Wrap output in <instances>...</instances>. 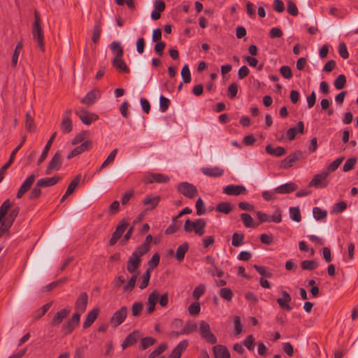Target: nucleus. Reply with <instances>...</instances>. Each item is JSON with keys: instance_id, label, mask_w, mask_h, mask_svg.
I'll return each mask as SVG.
<instances>
[{"instance_id": "1", "label": "nucleus", "mask_w": 358, "mask_h": 358, "mask_svg": "<svg viewBox=\"0 0 358 358\" xmlns=\"http://www.w3.org/2000/svg\"><path fill=\"white\" fill-rule=\"evenodd\" d=\"M12 203L6 199L0 206V238L7 233L18 214V210H10Z\"/></svg>"}, {"instance_id": "2", "label": "nucleus", "mask_w": 358, "mask_h": 358, "mask_svg": "<svg viewBox=\"0 0 358 358\" xmlns=\"http://www.w3.org/2000/svg\"><path fill=\"white\" fill-rule=\"evenodd\" d=\"M206 222L203 218L194 220L187 219L184 224V231L187 233H194L198 236H202L206 232Z\"/></svg>"}, {"instance_id": "3", "label": "nucleus", "mask_w": 358, "mask_h": 358, "mask_svg": "<svg viewBox=\"0 0 358 358\" xmlns=\"http://www.w3.org/2000/svg\"><path fill=\"white\" fill-rule=\"evenodd\" d=\"M34 22L32 28V35L34 40L38 43V47L42 51H44V37L41 22L38 14L36 12L34 14Z\"/></svg>"}, {"instance_id": "4", "label": "nucleus", "mask_w": 358, "mask_h": 358, "mask_svg": "<svg viewBox=\"0 0 358 358\" xmlns=\"http://www.w3.org/2000/svg\"><path fill=\"white\" fill-rule=\"evenodd\" d=\"M199 334L208 343L211 344L217 343V337L211 331L210 324L204 320H201L199 322Z\"/></svg>"}, {"instance_id": "5", "label": "nucleus", "mask_w": 358, "mask_h": 358, "mask_svg": "<svg viewBox=\"0 0 358 358\" xmlns=\"http://www.w3.org/2000/svg\"><path fill=\"white\" fill-rule=\"evenodd\" d=\"M328 171L323 170L321 173L316 174L309 182V186L316 188H325L329 185Z\"/></svg>"}, {"instance_id": "6", "label": "nucleus", "mask_w": 358, "mask_h": 358, "mask_svg": "<svg viewBox=\"0 0 358 358\" xmlns=\"http://www.w3.org/2000/svg\"><path fill=\"white\" fill-rule=\"evenodd\" d=\"M144 254L143 252L136 249L133 252L127 261V269L129 273H134L137 270L141 264V257Z\"/></svg>"}, {"instance_id": "7", "label": "nucleus", "mask_w": 358, "mask_h": 358, "mask_svg": "<svg viewBox=\"0 0 358 358\" xmlns=\"http://www.w3.org/2000/svg\"><path fill=\"white\" fill-rule=\"evenodd\" d=\"M75 113L81 122L85 125H90L99 119L98 115L87 111L82 108L77 109Z\"/></svg>"}, {"instance_id": "8", "label": "nucleus", "mask_w": 358, "mask_h": 358, "mask_svg": "<svg viewBox=\"0 0 358 358\" xmlns=\"http://www.w3.org/2000/svg\"><path fill=\"white\" fill-rule=\"evenodd\" d=\"M80 319V313H75L69 320L66 321L62 327V331L64 334H70L79 324Z\"/></svg>"}, {"instance_id": "9", "label": "nucleus", "mask_w": 358, "mask_h": 358, "mask_svg": "<svg viewBox=\"0 0 358 358\" xmlns=\"http://www.w3.org/2000/svg\"><path fill=\"white\" fill-rule=\"evenodd\" d=\"M177 190L188 198H194L197 194L196 187L191 183L187 182H182L179 183L176 187Z\"/></svg>"}, {"instance_id": "10", "label": "nucleus", "mask_w": 358, "mask_h": 358, "mask_svg": "<svg viewBox=\"0 0 358 358\" xmlns=\"http://www.w3.org/2000/svg\"><path fill=\"white\" fill-rule=\"evenodd\" d=\"M279 293L280 296L277 299L279 306L284 310L290 311L292 309L290 305L292 301L290 294L285 290H280Z\"/></svg>"}, {"instance_id": "11", "label": "nucleus", "mask_w": 358, "mask_h": 358, "mask_svg": "<svg viewBox=\"0 0 358 358\" xmlns=\"http://www.w3.org/2000/svg\"><path fill=\"white\" fill-rule=\"evenodd\" d=\"M92 148V142L90 140H87L83 142L80 145L73 149L67 155V159L75 157L83 152L90 150Z\"/></svg>"}, {"instance_id": "12", "label": "nucleus", "mask_w": 358, "mask_h": 358, "mask_svg": "<svg viewBox=\"0 0 358 358\" xmlns=\"http://www.w3.org/2000/svg\"><path fill=\"white\" fill-rule=\"evenodd\" d=\"M127 315V308L125 306H122L115 312L110 318V322L114 327H117L125 320Z\"/></svg>"}, {"instance_id": "13", "label": "nucleus", "mask_w": 358, "mask_h": 358, "mask_svg": "<svg viewBox=\"0 0 358 358\" xmlns=\"http://www.w3.org/2000/svg\"><path fill=\"white\" fill-rule=\"evenodd\" d=\"M71 110H66L62 114V121L61 123V129L64 133H70L73 130V123L71 120Z\"/></svg>"}, {"instance_id": "14", "label": "nucleus", "mask_w": 358, "mask_h": 358, "mask_svg": "<svg viewBox=\"0 0 358 358\" xmlns=\"http://www.w3.org/2000/svg\"><path fill=\"white\" fill-rule=\"evenodd\" d=\"M302 153L299 150L289 155L282 160L280 162V167L282 169H288L292 166L299 159Z\"/></svg>"}, {"instance_id": "15", "label": "nucleus", "mask_w": 358, "mask_h": 358, "mask_svg": "<svg viewBox=\"0 0 358 358\" xmlns=\"http://www.w3.org/2000/svg\"><path fill=\"white\" fill-rule=\"evenodd\" d=\"M161 197L158 195L148 194L143 200V204L146 210L155 209L159 204Z\"/></svg>"}, {"instance_id": "16", "label": "nucleus", "mask_w": 358, "mask_h": 358, "mask_svg": "<svg viewBox=\"0 0 358 358\" xmlns=\"http://www.w3.org/2000/svg\"><path fill=\"white\" fill-rule=\"evenodd\" d=\"M101 95V92L98 89H93L90 91L82 99L81 102L83 104L90 106L93 104L96 100H98Z\"/></svg>"}, {"instance_id": "17", "label": "nucleus", "mask_w": 358, "mask_h": 358, "mask_svg": "<svg viewBox=\"0 0 358 358\" xmlns=\"http://www.w3.org/2000/svg\"><path fill=\"white\" fill-rule=\"evenodd\" d=\"M36 177V175L31 174L26 178L17 193V199H20L30 189L35 180Z\"/></svg>"}, {"instance_id": "18", "label": "nucleus", "mask_w": 358, "mask_h": 358, "mask_svg": "<svg viewBox=\"0 0 358 358\" xmlns=\"http://www.w3.org/2000/svg\"><path fill=\"white\" fill-rule=\"evenodd\" d=\"M62 166L61 157L59 152L55 154L50 161L46 169V173L50 174L54 171H58Z\"/></svg>"}, {"instance_id": "19", "label": "nucleus", "mask_w": 358, "mask_h": 358, "mask_svg": "<svg viewBox=\"0 0 358 358\" xmlns=\"http://www.w3.org/2000/svg\"><path fill=\"white\" fill-rule=\"evenodd\" d=\"M159 297V292L155 289L154 290L148 298L147 305V313L148 314L152 313L155 309V305L157 303Z\"/></svg>"}, {"instance_id": "20", "label": "nucleus", "mask_w": 358, "mask_h": 358, "mask_svg": "<svg viewBox=\"0 0 358 358\" xmlns=\"http://www.w3.org/2000/svg\"><path fill=\"white\" fill-rule=\"evenodd\" d=\"M223 192L227 195H239L245 194L246 189L242 185H229L223 188Z\"/></svg>"}, {"instance_id": "21", "label": "nucleus", "mask_w": 358, "mask_h": 358, "mask_svg": "<svg viewBox=\"0 0 358 358\" xmlns=\"http://www.w3.org/2000/svg\"><path fill=\"white\" fill-rule=\"evenodd\" d=\"M170 180L169 177L166 175L162 173H154L148 175L145 177V181L147 182L152 183V182H161L165 183L169 182Z\"/></svg>"}, {"instance_id": "22", "label": "nucleus", "mask_w": 358, "mask_h": 358, "mask_svg": "<svg viewBox=\"0 0 358 358\" xmlns=\"http://www.w3.org/2000/svg\"><path fill=\"white\" fill-rule=\"evenodd\" d=\"M188 342L186 340L180 341L173 350L169 355V358H180L182 353L186 350Z\"/></svg>"}, {"instance_id": "23", "label": "nucleus", "mask_w": 358, "mask_h": 358, "mask_svg": "<svg viewBox=\"0 0 358 358\" xmlns=\"http://www.w3.org/2000/svg\"><path fill=\"white\" fill-rule=\"evenodd\" d=\"M201 171L210 177H219L224 174V170L219 166L202 168Z\"/></svg>"}, {"instance_id": "24", "label": "nucleus", "mask_w": 358, "mask_h": 358, "mask_svg": "<svg viewBox=\"0 0 358 358\" xmlns=\"http://www.w3.org/2000/svg\"><path fill=\"white\" fill-rule=\"evenodd\" d=\"M213 351L215 358H230V353L224 345H215L213 348Z\"/></svg>"}, {"instance_id": "25", "label": "nucleus", "mask_w": 358, "mask_h": 358, "mask_svg": "<svg viewBox=\"0 0 358 358\" xmlns=\"http://www.w3.org/2000/svg\"><path fill=\"white\" fill-rule=\"evenodd\" d=\"M70 310H67L66 308L62 309L59 311H58L53 317L52 321H51V325L52 326H57L59 324L64 318L67 317V315L69 314Z\"/></svg>"}, {"instance_id": "26", "label": "nucleus", "mask_w": 358, "mask_h": 358, "mask_svg": "<svg viewBox=\"0 0 358 358\" xmlns=\"http://www.w3.org/2000/svg\"><path fill=\"white\" fill-rule=\"evenodd\" d=\"M297 189V185L294 182H288L275 188V192L278 194H288Z\"/></svg>"}, {"instance_id": "27", "label": "nucleus", "mask_w": 358, "mask_h": 358, "mask_svg": "<svg viewBox=\"0 0 358 358\" xmlns=\"http://www.w3.org/2000/svg\"><path fill=\"white\" fill-rule=\"evenodd\" d=\"M56 135H57V133L56 132H54L52 134V135L51 136V137L50 138V139L48 141L40 157L38 158V164H40L41 163H42L45 159V158L47 157L48 156V153L52 146V142L55 139V138L56 137Z\"/></svg>"}, {"instance_id": "28", "label": "nucleus", "mask_w": 358, "mask_h": 358, "mask_svg": "<svg viewBox=\"0 0 358 358\" xmlns=\"http://www.w3.org/2000/svg\"><path fill=\"white\" fill-rule=\"evenodd\" d=\"M112 64L113 66L119 71L124 73H128L129 71V68L122 57H113Z\"/></svg>"}, {"instance_id": "29", "label": "nucleus", "mask_w": 358, "mask_h": 358, "mask_svg": "<svg viewBox=\"0 0 358 358\" xmlns=\"http://www.w3.org/2000/svg\"><path fill=\"white\" fill-rule=\"evenodd\" d=\"M99 312V309L95 308L88 313L87 317L83 324L85 329L88 328L93 324V322L97 318Z\"/></svg>"}, {"instance_id": "30", "label": "nucleus", "mask_w": 358, "mask_h": 358, "mask_svg": "<svg viewBox=\"0 0 358 358\" xmlns=\"http://www.w3.org/2000/svg\"><path fill=\"white\" fill-rule=\"evenodd\" d=\"M266 151L268 154L275 157H280L286 153V150L283 147L278 146L273 148L271 145H266Z\"/></svg>"}, {"instance_id": "31", "label": "nucleus", "mask_w": 358, "mask_h": 358, "mask_svg": "<svg viewBox=\"0 0 358 358\" xmlns=\"http://www.w3.org/2000/svg\"><path fill=\"white\" fill-rule=\"evenodd\" d=\"M110 48L112 52V54L113 55V57H122L123 55V48L121 45V43L118 41H113L110 45Z\"/></svg>"}, {"instance_id": "32", "label": "nucleus", "mask_w": 358, "mask_h": 358, "mask_svg": "<svg viewBox=\"0 0 358 358\" xmlns=\"http://www.w3.org/2000/svg\"><path fill=\"white\" fill-rule=\"evenodd\" d=\"M58 182V178L56 176L50 177V178H44L39 179L37 181L36 185L38 187H49L54 185Z\"/></svg>"}, {"instance_id": "33", "label": "nucleus", "mask_w": 358, "mask_h": 358, "mask_svg": "<svg viewBox=\"0 0 358 358\" xmlns=\"http://www.w3.org/2000/svg\"><path fill=\"white\" fill-rule=\"evenodd\" d=\"M289 214L293 221L299 222L301 220V215L299 206L290 207L289 208Z\"/></svg>"}, {"instance_id": "34", "label": "nucleus", "mask_w": 358, "mask_h": 358, "mask_svg": "<svg viewBox=\"0 0 358 358\" xmlns=\"http://www.w3.org/2000/svg\"><path fill=\"white\" fill-rule=\"evenodd\" d=\"M87 304V296L86 294H82L77 302H76V308L80 312L85 311L86 306Z\"/></svg>"}, {"instance_id": "35", "label": "nucleus", "mask_w": 358, "mask_h": 358, "mask_svg": "<svg viewBox=\"0 0 358 358\" xmlns=\"http://www.w3.org/2000/svg\"><path fill=\"white\" fill-rule=\"evenodd\" d=\"M80 179V175H78L74 178V179L70 182L67 187V189L66 191V195H71L73 193L74 190L78 186Z\"/></svg>"}, {"instance_id": "36", "label": "nucleus", "mask_w": 358, "mask_h": 358, "mask_svg": "<svg viewBox=\"0 0 358 358\" xmlns=\"http://www.w3.org/2000/svg\"><path fill=\"white\" fill-rule=\"evenodd\" d=\"M150 279V269L148 268L145 272L141 276V279L139 282L138 287L141 289H145L149 284Z\"/></svg>"}, {"instance_id": "37", "label": "nucleus", "mask_w": 358, "mask_h": 358, "mask_svg": "<svg viewBox=\"0 0 358 358\" xmlns=\"http://www.w3.org/2000/svg\"><path fill=\"white\" fill-rule=\"evenodd\" d=\"M189 245L187 243L180 245L176 250V258L178 261H182L184 259L185 253L188 250Z\"/></svg>"}, {"instance_id": "38", "label": "nucleus", "mask_w": 358, "mask_h": 358, "mask_svg": "<svg viewBox=\"0 0 358 358\" xmlns=\"http://www.w3.org/2000/svg\"><path fill=\"white\" fill-rule=\"evenodd\" d=\"M153 238L152 235L149 234L145 237L144 243L138 247L136 250H139L140 252H143V254L147 253L150 250V243L152 241Z\"/></svg>"}, {"instance_id": "39", "label": "nucleus", "mask_w": 358, "mask_h": 358, "mask_svg": "<svg viewBox=\"0 0 358 358\" xmlns=\"http://www.w3.org/2000/svg\"><path fill=\"white\" fill-rule=\"evenodd\" d=\"M301 266L303 270H313L318 266V262L316 260H304L301 263Z\"/></svg>"}, {"instance_id": "40", "label": "nucleus", "mask_w": 358, "mask_h": 358, "mask_svg": "<svg viewBox=\"0 0 358 358\" xmlns=\"http://www.w3.org/2000/svg\"><path fill=\"white\" fill-rule=\"evenodd\" d=\"M23 48V45L22 43H18L15 48L13 57H12V61L11 64L13 66H16L17 64V61L19 58V55L20 54V52Z\"/></svg>"}, {"instance_id": "41", "label": "nucleus", "mask_w": 358, "mask_h": 358, "mask_svg": "<svg viewBox=\"0 0 358 358\" xmlns=\"http://www.w3.org/2000/svg\"><path fill=\"white\" fill-rule=\"evenodd\" d=\"M25 127L28 131H32L35 129L34 118L30 112H27L26 114Z\"/></svg>"}, {"instance_id": "42", "label": "nucleus", "mask_w": 358, "mask_h": 358, "mask_svg": "<svg viewBox=\"0 0 358 358\" xmlns=\"http://www.w3.org/2000/svg\"><path fill=\"white\" fill-rule=\"evenodd\" d=\"M137 279V275L134 274L131 278L128 280V282L124 285L123 291L124 292H130L132 291L134 287H135L136 282Z\"/></svg>"}, {"instance_id": "43", "label": "nucleus", "mask_w": 358, "mask_h": 358, "mask_svg": "<svg viewBox=\"0 0 358 358\" xmlns=\"http://www.w3.org/2000/svg\"><path fill=\"white\" fill-rule=\"evenodd\" d=\"M206 292V285L204 284H199L193 290L192 295L195 299H199Z\"/></svg>"}, {"instance_id": "44", "label": "nucleus", "mask_w": 358, "mask_h": 358, "mask_svg": "<svg viewBox=\"0 0 358 358\" xmlns=\"http://www.w3.org/2000/svg\"><path fill=\"white\" fill-rule=\"evenodd\" d=\"M313 217L317 220L324 219L327 215V212L325 210H322L319 207H315L313 209Z\"/></svg>"}, {"instance_id": "45", "label": "nucleus", "mask_w": 358, "mask_h": 358, "mask_svg": "<svg viewBox=\"0 0 358 358\" xmlns=\"http://www.w3.org/2000/svg\"><path fill=\"white\" fill-rule=\"evenodd\" d=\"M244 235L243 234L234 233L232 236L231 244L235 247L243 245Z\"/></svg>"}, {"instance_id": "46", "label": "nucleus", "mask_w": 358, "mask_h": 358, "mask_svg": "<svg viewBox=\"0 0 358 358\" xmlns=\"http://www.w3.org/2000/svg\"><path fill=\"white\" fill-rule=\"evenodd\" d=\"M343 161V157H339L335 159L334 162H332L331 164H329L326 169H324L325 171H328V173L329 174L331 172L334 171L336 169L338 168V166L341 165V164Z\"/></svg>"}, {"instance_id": "47", "label": "nucleus", "mask_w": 358, "mask_h": 358, "mask_svg": "<svg viewBox=\"0 0 358 358\" xmlns=\"http://www.w3.org/2000/svg\"><path fill=\"white\" fill-rule=\"evenodd\" d=\"M117 151L118 150L117 148H115L111 151V152L109 154V155L108 156L106 159L101 164V167L99 168V170L101 169H103L104 167H106L108 164H112L114 162L115 157L117 155Z\"/></svg>"}, {"instance_id": "48", "label": "nucleus", "mask_w": 358, "mask_h": 358, "mask_svg": "<svg viewBox=\"0 0 358 358\" xmlns=\"http://www.w3.org/2000/svg\"><path fill=\"white\" fill-rule=\"evenodd\" d=\"M219 294L222 299L229 301L232 299L234 295L232 291L227 287L220 289L219 291Z\"/></svg>"}, {"instance_id": "49", "label": "nucleus", "mask_w": 358, "mask_h": 358, "mask_svg": "<svg viewBox=\"0 0 358 358\" xmlns=\"http://www.w3.org/2000/svg\"><path fill=\"white\" fill-rule=\"evenodd\" d=\"M24 141H25V139L24 138V139L22 141V142L20 143V144L17 147H16V148L13 150V151L11 152V155H10V159H9V160L8 161V162H7V163H6V164H4V169H8V168L11 165V164L13 162L14 159H15V155H16L17 152L19 151V150L20 149V148L22 146V145L24 144Z\"/></svg>"}, {"instance_id": "50", "label": "nucleus", "mask_w": 358, "mask_h": 358, "mask_svg": "<svg viewBox=\"0 0 358 358\" xmlns=\"http://www.w3.org/2000/svg\"><path fill=\"white\" fill-rule=\"evenodd\" d=\"M189 315H198L201 311V305L199 301L192 303L187 308Z\"/></svg>"}, {"instance_id": "51", "label": "nucleus", "mask_w": 358, "mask_h": 358, "mask_svg": "<svg viewBox=\"0 0 358 358\" xmlns=\"http://www.w3.org/2000/svg\"><path fill=\"white\" fill-rule=\"evenodd\" d=\"M346 83V78L344 75H339L336 80H334V85L336 89L341 90L343 89Z\"/></svg>"}, {"instance_id": "52", "label": "nucleus", "mask_w": 358, "mask_h": 358, "mask_svg": "<svg viewBox=\"0 0 358 358\" xmlns=\"http://www.w3.org/2000/svg\"><path fill=\"white\" fill-rule=\"evenodd\" d=\"M216 210L220 213L227 214L232 210V208L230 203L222 202L217 206Z\"/></svg>"}, {"instance_id": "53", "label": "nucleus", "mask_w": 358, "mask_h": 358, "mask_svg": "<svg viewBox=\"0 0 358 358\" xmlns=\"http://www.w3.org/2000/svg\"><path fill=\"white\" fill-rule=\"evenodd\" d=\"M86 136L87 133L85 131H82L74 136V138L71 141V144L72 145H76L80 143H82L83 142L86 141Z\"/></svg>"}, {"instance_id": "54", "label": "nucleus", "mask_w": 358, "mask_h": 358, "mask_svg": "<svg viewBox=\"0 0 358 358\" xmlns=\"http://www.w3.org/2000/svg\"><path fill=\"white\" fill-rule=\"evenodd\" d=\"M181 76L185 83H188L191 81L190 70L187 64L184 65L181 70Z\"/></svg>"}, {"instance_id": "55", "label": "nucleus", "mask_w": 358, "mask_h": 358, "mask_svg": "<svg viewBox=\"0 0 358 358\" xmlns=\"http://www.w3.org/2000/svg\"><path fill=\"white\" fill-rule=\"evenodd\" d=\"M196 329H197V327L195 324H194L192 322H187L185 324V325L181 329L180 334H189L196 331Z\"/></svg>"}, {"instance_id": "56", "label": "nucleus", "mask_w": 358, "mask_h": 358, "mask_svg": "<svg viewBox=\"0 0 358 358\" xmlns=\"http://www.w3.org/2000/svg\"><path fill=\"white\" fill-rule=\"evenodd\" d=\"M215 241L213 236H206L201 241V246L204 250H208L209 247L214 244Z\"/></svg>"}, {"instance_id": "57", "label": "nucleus", "mask_w": 358, "mask_h": 358, "mask_svg": "<svg viewBox=\"0 0 358 358\" xmlns=\"http://www.w3.org/2000/svg\"><path fill=\"white\" fill-rule=\"evenodd\" d=\"M241 218L245 227H254L253 219L249 214L242 213L241 215Z\"/></svg>"}, {"instance_id": "58", "label": "nucleus", "mask_w": 358, "mask_h": 358, "mask_svg": "<svg viewBox=\"0 0 358 358\" xmlns=\"http://www.w3.org/2000/svg\"><path fill=\"white\" fill-rule=\"evenodd\" d=\"M196 209L197 215H204L206 212V207L202 199L199 198L196 202Z\"/></svg>"}, {"instance_id": "59", "label": "nucleus", "mask_w": 358, "mask_h": 358, "mask_svg": "<svg viewBox=\"0 0 358 358\" xmlns=\"http://www.w3.org/2000/svg\"><path fill=\"white\" fill-rule=\"evenodd\" d=\"M357 163V159L355 157H351L348 159H347V161L345 162L344 165H343V171L344 172H348L350 170H352L354 166H355Z\"/></svg>"}, {"instance_id": "60", "label": "nucleus", "mask_w": 358, "mask_h": 358, "mask_svg": "<svg viewBox=\"0 0 358 358\" xmlns=\"http://www.w3.org/2000/svg\"><path fill=\"white\" fill-rule=\"evenodd\" d=\"M347 208V204L344 201H340L335 203L332 208V213H339L344 211Z\"/></svg>"}, {"instance_id": "61", "label": "nucleus", "mask_w": 358, "mask_h": 358, "mask_svg": "<svg viewBox=\"0 0 358 358\" xmlns=\"http://www.w3.org/2000/svg\"><path fill=\"white\" fill-rule=\"evenodd\" d=\"M127 226L128 223L126 221L122 220L117 227L116 230L114 231L113 234L120 238L122 234L126 230Z\"/></svg>"}, {"instance_id": "62", "label": "nucleus", "mask_w": 358, "mask_h": 358, "mask_svg": "<svg viewBox=\"0 0 358 358\" xmlns=\"http://www.w3.org/2000/svg\"><path fill=\"white\" fill-rule=\"evenodd\" d=\"M155 343V340L152 337H145L143 338L141 341V347L144 350L152 345Z\"/></svg>"}, {"instance_id": "63", "label": "nucleus", "mask_w": 358, "mask_h": 358, "mask_svg": "<svg viewBox=\"0 0 358 358\" xmlns=\"http://www.w3.org/2000/svg\"><path fill=\"white\" fill-rule=\"evenodd\" d=\"M141 334L138 331H135L128 335L126 338V340L129 342V344L131 345H134L140 338Z\"/></svg>"}, {"instance_id": "64", "label": "nucleus", "mask_w": 358, "mask_h": 358, "mask_svg": "<svg viewBox=\"0 0 358 358\" xmlns=\"http://www.w3.org/2000/svg\"><path fill=\"white\" fill-rule=\"evenodd\" d=\"M280 73L285 79H290L292 77V71L288 66H282L280 69Z\"/></svg>"}]
</instances>
